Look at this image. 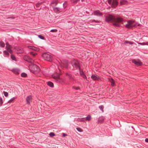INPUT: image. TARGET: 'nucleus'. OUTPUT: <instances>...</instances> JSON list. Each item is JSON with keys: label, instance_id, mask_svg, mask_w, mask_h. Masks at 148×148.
I'll return each mask as SVG.
<instances>
[{"label": "nucleus", "instance_id": "f257e3e1", "mask_svg": "<svg viewBox=\"0 0 148 148\" xmlns=\"http://www.w3.org/2000/svg\"><path fill=\"white\" fill-rule=\"evenodd\" d=\"M106 20L108 22H113V25L116 27L120 26V23H122L123 20L122 18L117 17L115 18L111 15H108L106 17Z\"/></svg>", "mask_w": 148, "mask_h": 148}, {"label": "nucleus", "instance_id": "f03ea898", "mask_svg": "<svg viewBox=\"0 0 148 148\" xmlns=\"http://www.w3.org/2000/svg\"><path fill=\"white\" fill-rule=\"evenodd\" d=\"M125 26L126 28L129 29L138 26L140 27L141 25L138 23L135 22L133 20H129L127 21L126 23Z\"/></svg>", "mask_w": 148, "mask_h": 148}, {"label": "nucleus", "instance_id": "7ed1b4c3", "mask_svg": "<svg viewBox=\"0 0 148 148\" xmlns=\"http://www.w3.org/2000/svg\"><path fill=\"white\" fill-rule=\"evenodd\" d=\"M29 68L31 71L37 76H40V69L37 65L33 64L29 65Z\"/></svg>", "mask_w": 148, "mask_h": 148}, {"label": "nucleus", "instance_id": "20e7f679", "mask_svg": "<svg viewBox=\"0 0 148 148\" xmlns=\"http://www.w3.org/2000/svg\"><path fill=\"white\" fill-rule=\"evenodd\" d=\"M73 68L75 69H80L79 62L77 60H74L72 62Z\"/></svg>", "mask_w": 148, "mask_h": 148}, {"label": "nucleus", "instance_id": "39448f33", "mask_svg": "<svg viewBox=\"0 0 148 148\" xmlns=\"http://www.w3.org/2000/svg\"><path fill=\"white\" fill-rule=\"evenodd\" d=\"M108 3L113 8H115L118 4V0H108Z\"/></svg>", "mask_w": 148, "mask_h": 148}, {"label": "nucleus", "instance_id": "423d86ee", "mask_svg": "<svg viewBox=\"0 0 148 148\" xmlns=\"http://www.w3.org/2000/svg\"><path fill=\"white\" fill-rule=\"evenodd\" d=\"M42 56L44 59L49 61H52L53 59V58L51 55L47 53H43L42 54Z\"/></svg>", "mask_w": 148, "mask_h": 148}, {"label": "nucleus", "instance_id": "0eeeda50", "mask_svg": "<svg viewBox=\"0 0 148 148\" xmlns=\"http://www.w3.org/2000/svg\"><path fill=\"white\" fill-rule=\"evenodd\" d=\"M60 66L61 69H66L68 66V62L66 60H63L60 64Z\"/></svg>", "mask_w": 148, "mask_h": 148}, {"label": "nucleus", "instance_id": "6e6552de", "mask_svg": "<svg viewBox=\"0 0 148 148\" xmlns=\"http://www.w3.org/2000/svg\"><path fill=\"white\" fill-rule=\"evenodd\" d=\"M6 48L7 51L10 52V53H12V51L11 49L12 47L11 45H9L8 42H6Z\"/></svg>", "mask_w": 148, "mask_h": 148}, {"label": "nucleus", "instance_id": "1a4fd4ad", "mask_svg": "<svg viewBox=\"0 0 148 148\" xmlns=\"http://www.w3.org/2000/svg\"><path fill=\"white\" fill-rule=\"evenodd\" d=\"M132 62L137 66H140L142 64V63L139 60H136L134 59L132 60Z\"/></svg>", "mask_w": 148, "mask_h": 148}, {"label": "nucleus", "instance_id": "9d476101", "mask_svg": "<svg viewBox=\"0 0 148 148\" xmlns=\"http://www.w3.org/2000/svg\"><path fill=\"white\" fill-rule=\"evenodd\" d=\"M23 58L25 60L28 62L32 63L33 62L32 60L28 56H25Z\"/></svg>", "mask_w": 148, "mask_h": 148}, {"label": "nucleus", "instance_id": "9b49d317", "mask_svg": "<svg viewBox=\"0 0 148 148\" xmlns=\"http://www.w3.org/2000/svg\"><path fill=\"white\" fill-rule=\"evenodd\" d=\"M52 77L54 79L56 80L58 82L60 81V78L59 74L56 73V75H53L52 76Z\"/></svg>", "mask_w": 148, "mask_h": 148}, {"label": "nucleus", "instance_id": "f8f14e48", "mask_svg": "<svg viewBox=\"0 0 148 148\" xmlns=\"http://www.w3.org/2000/svg\"><path fill=\"white\" fill-rule=\"evenodd\" d=\"M27 47L29 49H32L36 51H38L40 50V49L39 48L35 47L32 46H28Z\"/></svg>", "mask_w": 148, "mask_h": 148}, {"label": "nucleus", "instance_id": "ddd939ff", "mask_svg": "<svg viewBox=\"0 0 148 148\" xmlns=\"http://www.w3.org/2000/svg\"><path fill=\"white\" fill-rule=\"evenodd\" d=\"M32 98L31 96H27L26 98L27 103L29 104L32 101Z\"/></svg>", "mask_w": 148, "mask_h": 148}, {"label": "nucleus", "instance_id": "4468645a", "mask_svg": "<svg viewBox=\"0 0 148 148\" xmlns=\"http://www.w3.org/2000/svg\"><path fill=\"white\" fill-rule=\"evenodd\" d=\"M91 78L93 80H98L99 81L100 80L99 77L97 75H92L91 76Z\"/></svg>", "mask_w": 148, "mask_h": 148}, {"label": "nucleus", "instance_id": "2eb2a0df", "mask_svg": "<svg viewBox=\"0 0 148 148\" xmlns=\"http://www.w3.org/2000/svg\"><path fill=\"white\" fill-rule=\"evenodd\" d=\"M128 2L126 0H121L120 1V5H123L127 4Z\"/></svg>", "mask_w": 148, "mask_h": 148}, {"label": "nucleus", "instance_id": "dca6fc26", "mask_svg": "<svg viewBox=\"0 0 148 148\" xmlns=\"http://www.w3.org/2000/svg\"><path fill=\"white\" fill-rule=\"evenodd\" d=\"M17 53H23V49L21 47H18L17 48Z\"/></svg>", "mask_w": 148, "mask_h": 148}, {"label": "nucleus", "instance_id": "f3484780", "mask_svg": "<svg viewBox=\"0 0 148 148\" xmlns=\"http://www.w3.org/2000/svg\"><path fill=\"white\" fill-rule=\"evenodd\" d=\"M94 14L95 15L98 16H101L102 14L100 12L99 10H96L94 12Z\"/></svg>", "mask_w": 148, "mask_h": 148}, {"label": "nucleus", "instance_id": "a211bd4d", "mask_svg": "<svg viewBox=\"0 0 148 148\" xmlns=\"http://www.w3.org/2000/svg\"><path fill=\"white\" fill-rule=\"evenodd\" d=\"M104 118L103 116L100 117L98 119V122L100 123H102L103 122Z\"/></svg>", "mask_w": 148, "mask_h": 148}, {"label": "nucleus", "instance_id": "6ab92c4d", "mask_svg": "<svg viewBox=\"0 0 148 148\" xmlns=\"http://www.w3.org/2000/svg\"><path fill=\"white\" fill-rule=\"evenodd\" d=\"M77 121H81V122H85V119L84 118H78L77 119Z\"/></svg>", "mask_w": 148, "mask_h": 148}, {"label": "nucleus", "instance_id": "aec40b11", "mask_svg": "<svg viewBox=\"0 0 148 148\" xmlns=\"http://www.w3.org/2000/svg\"><path fill=\"white\" fill-rule=\"evenodd\" d=\"M110 81L111 83L112 86H115V82L113 79L111 78L110 80Z\"/></svg>", "mask_w": 148, "mask_h": 148}, {"label": "nucleus", "instance_id": "412c9836", "mask_svg": "<svg viewBox=\"0 0 148 148\" xmlns=\"http://www.w3.org/2000/svg\"><path fill=\"white\" fill-rule=\"evenodd\" d=\"M12 72L14 73L17 74L18 73V70L17 69H14L12 70Z\"/></svg>", "mask_w": 148, "mask_h": 148}, {"label": "nucleus", "instance_id": "4be33fe9", "mask_svg": "<svg viewBox=\"0 0 148 148\" xmlns=\"http://www.w3.org/2000/svg\"><path fill=\"white\" fill-rule=\"evenodd\" d=\"M47 84L48 86H50L51 87H53V84L51 82H49L47 83Z\"/></svg>", "mask_w": 148, "mask_h": 148}, {"label": "nucleus", "instance_id": "5701e85b", "mask_svg": "<svg viewBox=\"0 0 148 148\" xmlns=\"http://www.w3.org/2000/svg\"><path fill=\"white\" fill-rule=\"evenodd\" d=\"M5 46V43L2 41L0 42V47H4Z\"/></svg>", "mask_w": 148, "mask_h": 148}, {"label": "nucleus", "instance_id": "b1692460", "mask_svg": "<svg viewBox=\"0 0 148 148\" xmlns=\"http://www.w3.org/2000/svg\"><path fill=\"white\" fill-rule=\"evenodd\" d=\"M16 99L15 97H13L11 98L10 100H9L8 102V103H10L12 102L14 100Z\"/></svg>", "mask_w": 148, "mask_h": 148}, {"label": "nucleus", "instance_id": "393cba45", "mask_svg": "<svg viewBox=\"0 0 148 148\" xmlns=\"http://www.w3.org/2000/svg\"><path fill=\"white\" fill-rule=\"evenodd\" d=\"M41 4V3H38L36 4V6L37 10H39L40 9L39 8V6L40 4Z\"/></svg>", "mask_w": 148, "mask_h": 148}, {"label": "nucleus", "instance_id": "a878e982", "mask_svg": "<svg viewBox=\"0 0 148 148\" xmlns=\"http://www.w3.org/2000/svg\"><path fill=\"white\" fill-rule=\"evenodd\" d=\"M91 119V116L90 115H88L86 117V120L88 121H90Z\"/></svg>", "mask_w": 148, "mask_h": 148}, {"label": "nucleus", "instance_id": "bb28decb", "mask_svg": "<svg viewBox=\"0 0 148 148\" xmlns=\"http://www.w3.org/2000/svg\"><path fill=\"white\" fill-rule=\"evenodd\" d=\"M138 44L143 45H148V42L138 43Z\"/></svg>", "mask_w": 148, "mask_h": 148}, {"label": "nucleus", "instance_id": "cd10ccee", "mask_svg": "<svg viewBox=\"0 0 148 148\" xmlns=\"http://www.w3.org/2000/svg\"><path fill=\"white\" fill-rule=\"evenodd\" d=\"M21 76L23 77H26L27 76V74L24 73H23L21 74Z\"/></svg>", "mask_w": 148, "mask_h": 148}, {"label": "nucleus", "instance_id": "c85d7f7f", "mask_svg": "<svg viewBox=\"0 0 148 148\" xmlns=\"http://www.w3.org/2000/svg\"><path fill=\"white\" fill-rule=\"evenodd\" d=\"M79 0H71L72 2L74 4H76L77 2L79 1Z\"/></svg>", "mask_w": 148, "mask_h": 148}, {"label": "nucleus", "instance_id": "c756f323", "mask_svg": "<svg viewBox=\"0 0 148 148\" xmlns=\"http://www.w3.org/2000/svg\"><path fill=\"white\" fill-rule=\"evenodd\" d=\"M99 108L101 110L102 112H103V109L104 107L103 106H99Z\"/></svg>", "mask_w": 148, "mask_h": 148}, {"label": "nucleus", "instance_id": "7c9ffc66", "mask_svg": "<svg viewBox=\"0 0 148 148\" xmlns=\"http://www.w3.org/2000/svg\"><path fill=\"white\" fill-rule=\"evenodd\" d=\"M125 43H129V44L132 45L133 44V43L131 41H126L125 42Z\"/></svg>", "mask_w": 148, "mask_h": 148}, {"label": "nucleus", "instance_id": "2f4dec72", "mask_svg": "<svg viewBox=\"0 0 148 148\" xmlns=\"http://www.w3.org/2000/svg\"><path fill=\"white\" fill-rule=\"evenodd\" d=\"M4 54L7 56H8L9 55V53L6 51H4L3 52Z\"/></svg>", "mask_w": 148, "mask_h": 148}, {"label": "nucleus", "instance_id": "473e14b6", "mask_svg": "<svg viewBox=\"0 0 148 148\" xmlns=\"http://www.w3.org/2000/svg\"><path fill=\"white\" fill-rule=\"evenodd\" d=\"M53 10L55 12H56L59 10V9L58 8H54Z\"/></svg>", "mask_w": 148, "mask_h": 148}, {"label": "nucleus", "instance_id": "72a5a7b5", "mask_svg": "<svg viewBox=\"0 0 148 148\" xmlns=\"http://www.w3.org/2000/svg\"><path fill=\"white\" fill-rule=\"evenodd\" d=\"M67 5V2H64L63 4V6L64 8H66Z\"/></svg>", "mask_w": 148, "mask_h": 148}, {"label": "nucleus", "instance_id": "f704fd0d", "mask_svg": "<svg viewBox=\"0 0 148 148\" xmlns=\"http://www.w3.org/2000/svg\"><path fill=\"white\" fill-rule=\"evenodd\" d=\"M77 130L79 132H82V130L80 128L77 127L76 128Z\"/></svg>", "mask_w": 148, "mask_h": 148}, {"label": "nucleus", "instance_id": "c9c22d12", "mask_svg": "<svg viewBox=\"0 0 148 148\" xmlns=\"http://www.w3.org/2000/svg\"><path fill=\"white\" fill-rule=\"evenodd\" d=\"M30 53L31 55H32L33 56H34L37 55V53H34L32 52H31Z\"/></svg>", "mask_w": 148, "mask_h": 148}, {"label": "nucleus", "instance_id": "e433bc0d", "mask_svg": "<svg viewBox=\"0 0 148 148\" xmlns=\"http://www.w3.org/2000/svg\"><path fill=\"white\" fill-rule=\"evenodd\" d=\"M11 58L12 59V60H16V58L13 55H12L11 56Z\"/></svg>", "mask_w": 148, "mask_h": 148}, {"label": "nucleus", "instance_id": "4c0bfd02", "mask_svg": "<svg viewBox=\"0 0 148 148\" xmlns=\"http://www.w3.org/2000/svg\"><path fill=\"white\" fill-rule=\"evenodd\" d=\"M49 135L51 136V137H53V136H55V134L53 133V132H51L49 134Z\"/></svg>", "mask_w": 148, "mask_h": 148}, {"label": "nucleus", "instance_id": "58836bf2", "mask_svg": "<svg viewBox=\"0 0 148 148\" xmlns=\"http://www.w3.org/2000/svg\"><path fill=\"white\" fill-rule=\"evenodd\" d=\"M3 93H4V95L5 96L7 97L8 96V93L7 92H5V91H4Z\"/></svg>", "mask_w": 148, "mask_h": 148}, {"label": "nucleus", "instance_id": "ea45409f", "mask_svg": "<svg viewBox=\"0 0 148 148\" xmlns=\"http://www.w3.org/2000/svg\"><path fill=\"white\" fill-rule=\"evenodd\" d=\"M66 75H68L71 79H73V78L71 77V75L70 73H66Z\"/></svg>", "mask_w": 148, "mask_h": 148}, {"label": "nucleus", "instance_id": "a19ab883", "mask_svg": "<svg viewBox=\"0 0 148 148\" xmlns=\"http://www.w3.org/2000/svg\"><path fill=\"white\" fill-rule=\"evenodd\" d=\"M38 37L40 39H44V38L43 36H42L40 35H39L38 36Z\"/></svg>", "mask_w": 148, "mask_h": 148}, {"label": "nucleus", "instance_id": "79ce46f5", "mask_svg": "<svg viewBox=\"0 0 148 148\" xmlns=\"http://www.w3.org/2000/svg\"><path fill=\"white\" fill-rule=\"evenodd\" d=\"M80 73V74L81 76H82L83 75H84L82 71H81L80 69H79Z\"/></svg>", "mask_w": 148, "mask_h": 148}, {"label": "nucleus", "instance_id": "37998d69", "mask_svg": "<svg viewBox=\"0 0 148 148\" xmlns=\"http://www.w3.org/2000/svg\"><path fill=\"white\" fill-rule=\"evenodd\" d=\"M57 31V30L56 29H51L50 32H56Z\"/></svg>", "mask_w": 148, "mask_h": 148}, {"label": "nucleus", "instance_id": "c03bdc74", "mask_svg": "<svg viewBox=\"0 0 148 148\" xmlns=\"http://www.w3.org/2000/svg\"><path fill=\"white\" fill-rule=\"evenodd\" d=\"M73 88L76 90H78L79 89V87H73Z\"/></svg>", "mask_w": 148, "mask_h": 148}, {"label": "nucleus", "instance_id": "a18cd8bd", "mask_svg": "<svg viewBox=\"0 0 148 148\" xmlns=\"http://www.w3.org/2000/svg\"><path fill=\"white\" fill-rule=\"evenodd\" d=\"M2 101H3L2 99L1 98H0V102L1 103V105L3 103Z\"/></svg>", "mask_w": 148, "mask_h": 148}, {"label": "nucleus", "instance_id": "49530a36", "mask_svg": "<svg viewBox=\"0 0 148 148\" xmlns=\"http://www.w3.org/2000/svg\"><path fill=\"white\" fill-rule=\"evenodd\" d=\"M82 76L83 77V78L85 79L86 78V76L85 75H83Z\"/></svg>", "mask_w": 148, "mask_h": 148}, {"label": "nucleus", "instance_id": "de8ad7c7", "mask_svg": "<svg viewBox=\"0 0 148 148\" xmlns=\"http://www.w3.org/2000/svg\"><path fill=\"white\" fill-rule=\"evenodd\" d=\"M145 141L147 142L148 143V138H146L145 139Z\"/></svg>", "mask_w": 148, "mask_h": 148}, {"label": "nucleus", "instance_id": "09e8293b", "mask_svg": "<svg viewBox=\"0 0 148 148\" xmlns=\"http://www.w3.org/2000/svg\"><path fill=\"white\" fill-rule=\"evenodd\" d=\"M63 135V136L64 137V136H66V134H65L63 133V135Z\"/></svg>", "mask_w": 148, "mask_h": 148}, {"label": "nucleus", "instance_id": "8fccbe9b", "mask_svg": "<svg viewBox=\"0 0 148 148\" xmlns=\"http://www.w3.org/2000/svg\"><path fill=\"white\" fill-rule=\"evenodd\" d=\"M59 70H60V68H59Z\"/></svg>", "mask_w": 148, "mask_h": 148}, {"label": "nucleus", "instance_id": "3c124183", "mask_svg": "<svg viewBox=\"0 0 148 148\" xmlns=\"http://www.w3.org/2000/svg\"><path fill=\"white\" fill-rule=\"evenodd\" d=\"M82 1H83L84 0H81Z\"/></svg>", "mask_w": 148, "mask_h": 148}]
</instances>
